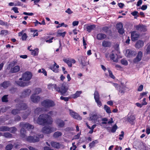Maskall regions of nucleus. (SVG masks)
Wrapping results in <instances>:
<instances>
[{"instance_id": "nucleus-21", "label": "nucleus", "mask_w": 150, "mask_h": 150, "mask_svg": "<svg viewBox=\"0 0 150 150\" xmlns=\"http://www.w3.org/2000/svg\"><path fill=\"white\" fill-rule=\"evenodd\" d=\"M135 52L134 51H132L130 50H126L125 55L127 57H130L133 54H135Z\"/></svg>"}, {"instance_id": "nucleus-53", "label": "nucleus", "mask_w": 150, "mask_h": 150, "mask_svg": "<svg viewBox=\"0 0 150 150\" xmlns=\"http://www.w3.org/2000/svg\"><path fill=\"white\" fill-rule=\"evenodd\" d=\"M13 148V145L11 144H8L6 147V149L7 150H11Z\"/></svg>"}, {"instance_id": "nucleus-38", "label": "nucleus", "mask_w": 150, "mask_h": 150, "mask_svg": "<svg viewBox=\"0 0 150 150\" xmlns=\"http://www.w3.org/2000/svg\"><path fill=\"white\" fill-rule=\"evenodd\" d=\"M104 109L108 113L110 114L111 112L110 108L107 105H104Z\"/></svg>"}, {"instance_id": "nucleus-8", "label": "nucleus", "mask_w": 150, "mask_h": 150, "mask_svg": "<svg viewBox=\"0 0 150 150\" xmlns=\"http://www.w3.org/2000/svg\"><path fill=\"white\" fill-rule=\"evenodd\" d=\"M32 76V75L30 72L26 71L22 75V78L23 81H28L30 80Z\"/></svg>"}, {"instance_id": "nucleus-61", "label": "nucleus", "mask_w": 150, "mask_h": 150, "mask_svg": "<svg viewBox=\"0 0 150 150\" xmlns=\"http://www.w3.org/2000/svg\"><path fill=\"white\" fill-rule=\"evenodd\" d=\"M12 9L14 11L15 13H19V11H18V8L16 7H13Z\"/></svg>"}, {"instance_id": "nucleus-25", "label": "nucleus", "mask_w": 150, "mask_h": 150, "mask_svg": "<svg viewBox=\"0 0 150 150\" xmlns=\"http://www.w3.org/2000/svg\"><path fill=\"white\" fill-rule=\"evenodd\" d=\"M63 30H58L57 32V37L62 36V37H64L65 35L66 34V32H62Z\"/></svg>"}, {"instance_id": "nucleus-29", "label": "nucleus", "mask_w": 150, "mask_h": 150, "mask_svg": "<svg viewBox=\"0 0 150 150\" xmlns=\"http://www.w3.org/2000/svg\"><path fill=\"white\" fill-rule=\"evenodd\" d=\"M106 35L103 33H99L97 35V39L99 40H101L106 38Z\"/></svg>"}, {"instance_id": "nucleus-20", "label": "nucleus", "mask_w": 150, "mask_h": 150, "mask_svg": "<svg viewBox=\"0 0 150 150\" xmlns=\"http://www.w3.org/2000/svg\"><path fill=\"white\" fill-rule=\"evenodd\" d=\"M25 30H22L21 32L18 33L19 36H22V39L23 40H25L27 38V36L25 33H24Z\"/></svg>"}, {"instance_id": "nucleus-19", "label": "nucleus", "mask_w": 150, "mask_h": 150, "mask_svg": "<svg viewBox=\"0 0 150 150\" xmlns=\"http://www.w3.org/2000/svg\"><path fill=\"white\" fill-rule=\"evenodd\" d=\"M82 93V91H77L75 93L71 94L70 96V97L74 99L76 98L79 97Z\"/></svg>"}, {"instance_id": "nucleus-63", "label": "nucleus", "mask_w": 150, "mask_h": 150, "mask_svg": "<svg viewBox=\"0 0 150 150\" xmlns=\"http://www.w3.org/2000/svg\"><path fill=\"white\" fill-rule=\"evenodd\" d=\"M65 12L69 14H72L73 13V12L71 11L70 9L69 8L67 9V10H66Z\"/></svg>"}, {"instance_id": "nucleus-52", "label": "nucleus", "mask_w": 150, "mask_h": 150, "mask_svg": "<svg viewBox=\"0 0 150 150\" xmlns=\"http://www.w3.org/2000/svg\"><path fill=\"white\" fill-rule=\"evenodd\" d=\"M30 112V111L28 110L27 112H26V113L24 115L22 116V117L24 119H25L27 117V116H28Z\"/></svg>"}, {"instance_id": "nucleus-36", "label": "nucleus", "mask_w": 150, "mask_h": 150, "mask_svg": "<svg viewBox=\"0 0 150 150\" xmlns=\"http://www.w3.org/2000/svg\"><path fill=\"white\" fill-rule=\"evenodd\" d=\"M94 98L95 100L100 99V96L98 91L96 90L94 93Z\"/></svg>"}, {"instance_id": "nucleus-32", "label": "nucleus", "mask_w": 150, "mask_h": 150, "mask_svg": "<svg viewBox=\"0 0 150 150\" xmlns=\"http://www.w3.org/2000/svg\"><path fill=\"white\" fill-rule=\"evenodd\" d=\"M81 59L79 60V62L82 66H86L87 65V64L86 62L85 61V58L83 56H81Z\"/></svg>"}, {"instance_id": "nucleus-35", "label": "nucleus", "mask_w": 150, "mask_h": 150, "mask_svg": "<svg viewBox=\"0 0 150 150\" xmlns=\"http://www.w3.org/2000/svg\"><path fill=\"white\" fill-rule=\"evenodd\" d=\"M31 54L34 56L37 55L39 52V49L36 48L34 50H32L31 51Z\"/></svg>"}, {"instance_id": "nucleus-34", "label": "nucleus", "mask_w": 150, "mask_h": 150, "mask_svg": "<svg viewBox=\"0 0 150 150\" xmlns=\"http://www.w3.org/2000/svg\"><path fill=\"white\" fill-rule=\"evenodd\" d=\"M62 134V133L59 131H57L55 132L53 134V137L55 138H57L61 136Z\"/></svg>"}, {"instance_id": "nucleus-12", "label": "nucleus", "mask_w": 150, "mask_h": 150, "mask_svg": "<svg viewBox=\"0 0 150 150\" xmlns=\"http://www.w3.org/2000/svg\"><path fill=\"white\" fill-rule=\"evenodd\" d=\"M63 61L67 63L69 67H71L72 66V64H74L76 61L75 60L73 59H66L64 58Z\"/></svg>"}, {"instance_id": "nucleus-31", "label": "nucleus", "mask_w": 150, "mask_h": 150, "mask_svg": "<svg viewBox=\"0 0 150 150\" xmlns=\"http://www.w3.org/2000/svg\"><path fill=\"white\" fill-rule=\"evenodd\" d=\"M135 119V117L133 115H129L127 116V120L130 123L133 122Z\"/></svg>"}, {"instance_id": "nucleus-41", "label": "nucleus", "mask_w": 150, "mask_h": 150, "mask_svg": "<svg viewBox=\"0 0 150 150\" xmlns=\"http://www.w3.org/2000/svg\"><path fill=\"white\" fill-rule=\"evenodd\" d=\"M119 92L122 93H123L125 92V88L124 87L119 86Z\"/></svg>"}, {"instance_id": "nucleus-17", "label": "nucleus", "mask_w": 150, "mask_h": 150, "mask_svg": "<svg viewBox=\"0 0 150 150\" xmlns=\"http://www.w3.org/2000/svg\"><path fill=\"white\" fill-rule=\"evenodd\" d=\"M136 29L140 31L144 32L146 30V27L143 25L139 24L135 26Z\"/></svg>"}, {"instance_id": "nucleus-45", "label": "nucleus", "mask_w": 150, "mask_h": 150, "mask_svg": "<svg viewBox=\"0 0 150 150\" xmlns=\"http://www.w3.org/2000/svg\"><path fill=\"white\" fill-rule=\"evenodd\" d=\"M41 91V90L40 88H37L35 89L34 93L35 95L39 94Z\"/></svg>"}, {"instance_id": "nucleus-22", "label": "nucleus", "mask_w": 150, "mask_h": 150, "mask_svg": "<svg viewBox=\"0 0 150 150\" xmlns=\"http://www.w3.org/2000/svg\"><path fill=\"white\" fill-rule=\"evenodd\" d=\"M56 122L58 127H63L65 125L64 122L60 119H57Z\"/></svg>"}, {"instance_id": "nucleus-9", "label": "nucleus", "mask_w": 150, "mask_h": 150, "mask_svg": "<svg viewBox=\"0 0 150 150\" xmlns=\"http://www.w3.org/2000/svg\"><path fill=\"white\" fill-rule=\"evenodd\" d=\"M68 87L66 86V83H63L62 85L61 88L59 87V89L60 90L58 92H60L62 95L64 94L68 89Z\"/></svg>"}, {"instance_id": "nucleus-62", "label": "nucleus", "mask_w": 150, "mask_h": 150, "mask_svg": "<svg viewBox=\"0 0 150 150\" xmlns=\"http://www.w3.org/2000/svg\"><path fill=\"white\" fill-rule=\"evenodd\" d=\"M33 32H34L33 34V37H35L36 36H38V32H37V30H33Z\"/></svg>"}, {"instance_id": "nucleus-47", "label": "nucleus", "mask_w": 150, "mask_h": 150, "mask_svg": "<svg viewBox=\"0 0 150 150\" xmlns=\"http://www.w3.org/2000/svg\"><path fill=\"white\" fill-rule=\"evenodd\" d=\"M68 26L66 24H65L64 23H62L61 24H59V25H58L57 26L56 28H59L60 27H62V26H64L65 27H67Z\"/></svg>"}, {"instance_id": "nucleus-16", "label": "nucleus", "mask_w": 150, "mask_h": 150, "mask_svg": "<svg viewBox=\"0 0 150 150\" xmlns=\"http://www.w3.org/2000/svg\"><path fill=\"white\" fill-rule=\"evenodd\" d=\"M139 34L135 31H133L131 33V38L132 40L134 41L137 40L139 38Z\"/></svg>"}, {"instance_id": "nucleus-42", "label": "nucleus", "mask_w": 150, "mask_h": 150, "mask_svg": "<svg viewBox=\"0 0 150 150\" xmlns=\"http://www.w3.org/2000/svg\"><path fill=\"white\" fill-rule=\"evenodd\" d=\"M16 130V128L13 127L9 128L8 127V131H10L11 132L13 133H14Z\"/></svg>"}, {"instance_id": "nucleus-6", "label": "nucleus", "mask_w": 150, "mask_h": 150, "mask_svg": "<svg viewBox=\"0 0 150 150\" xmlns=\"http://www.w3.org/2000/svg\"><path fill=\"white\" fill-rule=\"evenodd\" d=\"M37 136H37L33 137L30 136L26 138L25 139L29 142H35L39 141V138H42L44 137L42 134H38Z\"/></svg>"}, {"instance_id": "nucleus-46", "label": "nucleus", "mask_w": 150, "mask_h": 150, "mask_svg": "<svg viewBox=\"0 0 150 150\" xmlns=\"http://www.w3.org/2000/svg\"><path fill=\"white\" fill-rule=\"evenodd\" d=\"M108 70L110 77L114 79L115 78V77L113 75L112 71L109 69H108Z\"/></svg>"}, {"instance_id": "nucleus-5", "label": "nucleus", "mask_w": 150, "mask_h": 150, "mask_svg": "<svg viewBox=\"0 0 150 150\" xmlns=\"http://www.w3.org/2000/svg\"><path fill=\"white\" fill-rule=\"evenodd\" d=\"M19 104L16 105V109H14L12 111L11 113L13 115H16L18 113L19 111L21 110H23L26 109L27 108V105L23 103V102H19Z\"/></svg>"}, {"instance_id": "nucleus-18", "label": "nucleus", "mask_w": 150, "mask_h": 150, "mask_svg": "<svg viewBox=\"0 0 150 150\" xmlns=\"http://www.w3.org/2000/svg\"><path fill=\"white\" fill-rule=\"evenodd\" d=\"M48 88L50 90H53L54 89L56 91H59L60 90L59 89V87L57 86V85L54 84H50L48 85Z\"/></svg>"}, {"instance_id": "nucleus-24", "label": "nucleus", "mask_w": 150, "mask_h": 150, "mask_svg": "<svg viewBox=\"0 0 150 150\" xmlns=\"http://www.w3.org/2000/svg\"><path fill=\"white\" fill-rule=\"evenodd\" d=\"M144 45V42L141 40H138L136 43L135 47L136 48H139Z\"/></svg>"}, {"instance_id": "nucleus-44", "label": "nucleus", "mask_w": 150, "mask_h": 150, "mask_svg": "<svg viewBox=\"0 0 150 150\" xmlns=\"http://www.w3.org/2000/svg\"><path fill=\"white\" fill-rule=\"evenodd\" d=\"M7 96V95L4 96L2 98V101L3 102H7L8 101Z\"/></svg>"}, {"instance_id": "nucleus-2", "label": "nucleus", "mask_w": 150, "mask_h": 150, "mask_svg": "<svg viewBox=\"0 0 150 150\" xmlns=\"http://www.w3.org/2000/svg\"><path fill=\"white\" fill-rule=\"evenodd\" d=\"M89 120L94 123L99 124L103 126L104 124H106L108 119L106 118H102L101 115L96 112H92L90 114Z\"/></svg>"}, {"instance_id": "nucleus-49", "label": "nucleus", "mask_w": 150, "mask_h": 150, "mask_svg": "<svg viewBox=\"0 0 150 150\" xmlns=\"http://www.w3.org/2000/svg\"><path fill=\"white\" fill-rule=\"evenodd\" d=\"M117 129V126L116 125H115L113 126H112V129H111V132H115L116 129Z\"/></svg>"}, {"instance_id": "nucleus-10", "label": "nucleus", "mask_w": 150, "mask_h": 150, "mask_svg": "<svg viewBox=\"0 0 150 150\" xmlns=\"http://www.w3.org/2000/svg\"><path fill=\"white\" fill-rule=\"evenodd\" d=\"M22 78H20L19 80L16 81V83L18 86L21 87L27 86L29 85L30 83L29 82H24L22 81Z\"/></svg>"}, {"instance_id": "nucleus-4", "label": "nucleus", "mask_w": 150, "mask_h": 150, "mask_svg": "<svg viewBox=\"0 0 150 150\" xmlns=\"http://www.w3.org/2000/svg\"><path fill=\"white\" fill-rule=\"evenodd\" d=\"M20 126L21 127H22L20 132L21 137L23 138H25V136L26 131L24 128L27 129L29 130H31L34 128L33 126L27 123L21 122L20 124Z\"/></svg>"}, {"instance_id": "nucleus-37", "label": "nucleus", "mask_w": 150, "mask_h": 150, "mask_svg": "<svg viewBox=\"0 0 150 150\" xmlns=\"http://www.w3.org/2000/svg\"><path fill=\"white\" fill-rule=\"evenodd\" d=\"M98 140H95L89 144V146L91 148H92L94 147L96 144H98Z\"/></svg>"}, {"instance_id": "nucleus-28", "label": "nucleus", "mask_w": 150, "mask_h": 150, "mask_svg": "<svg viewBox=\"0 0 150 150\" xmlns=\"http://www.w3.org/2000/svg\"><path fill=\"white\" fill-rule=\"evenodd\" d=\"M51 144L52 147L57 149L60 148L61 146L59 143L53 141L51 142Z\"/></svg>"}, {"instance_id": "nucleus-60", "label": "nucleus", "mask_w": 150, "mask_h": 150, "mask_svg": "<svg viewBox=\"0 0 150 150\" xmlns=\"http://www.w3.org/2000/svg\"><path fill=\"white\" fill-rule=\"evenodd\" d=\"M117 30L119 33L120 34H123L124 33V29L122 28Z\"/></svg>"}, {"instance_id": "nucleus-33", "label": "nucleus", "mask_w": 150, "mask_h": 150, "mask_svg": "<svg viewBox=\"0 0 150 150\" xmlns=\"http://www.w3.org/2000/svg\"><path fill=\"white\" fill-rule=\"evenodd\" d=\"M96 26L94 25H90L87 27V31L88 32H90L92 30H93L95 28Z\"/></svg>"}, {"instance_id": "nucleus-39", "label": "nucleus", "mask_w": 150, "mask_h": 150, "mask_svg": "<svg viewBox=\"0 0 150 150\" xmlns=\"http://www.w3.org/2000/svg\"><path fill=\"white\" fill-rule=\"evenodd\" d=\"M9 83L8 82H4L1 84V86L4 88H7L9 85Z\"/></svg>"}, {"instance_id": "nucleus-40", "label": "nucleus", "mask_w": 150, "mask_h": 150, "mask_svg": "<svg viewBox=\"0 0 150 150\" xmlns=\"http://www.w3.org/2000/svg\"><path fill=\"white\" fill-rule=\"evenodd\" d=\"M8 127L6 126H1L0 127V131L4 132L8 131Z\"/></svg>"}, {"instance_id": "nucleus-54", "label": "nucleus", "mask_w": 150, "mask_h": 150, "mask_svg": "<svg viewBox=\"0 0 150 150\" xmlns=\"http://www.w3.org/2000/svg\"><path fill=\"white\" fill-rule=\"evenodd\" d=\"M8 33V31L6 30H1L0 34L4 35H6Z\"/></svg>"}, {"instance_id": "nucleus-51", "label": "nucleus", "mask_w": 150, "mask_h": 150, "mask_svg": "<svg viewBox=\"0 0 150 150\" xmlns=\"http://www.w3.org/2000/svg\"><path fill=\"white\" fill-rule=\"evenodd\" d=\"M121 63L122 64L124 65H127L128 64V62L125 59H122L121 60Z\"/></svg>"}, {"instance_id": "nucleus-15", "label": "nucleus", "mask_w": 150, "mask_h": 150, "mask_svg": "<svg viewBox=\"0 0 150 150\" xmlns=\"http://www.w3.org/2000/svg\"><path fill=\"white\" fill-rule=\"evenodd\" d=\"M143 53L142 52L139 51L136 57L134 60V62H137L141 61Z\"/></svg>"}, {"instance_id": "nucleus-3", "label": "nucleus", "mask_w": 150, "mask_h": 150, "mask_svg": "<svg viewBox=\"0 0 150 150\" xmlns=\"http://www.w3.org/2000/svg\"><path fill=\"white\" fill-rule=\"evenodd\" d=\"M42 105L45 107L44 108H38L35 110V113L37 114L43 112L47 111V108L53 106L54 103L53 101L49 100H46L43 101L42 103Z\"/></svg>"}, {"instance_id": "nucleus-13", "label": "nucleus", "mask_w": 150, "mask_h": 150, "mask_svg": "<svg viewBox=\"0 0 150 150\" xmlns=\"http://www.w3.org/2000/svg\"><path fill=\"white\" fill-rule=\"evenodd\" d=\"M59 66L55 62H54V64L53 65H51L50 66V69L54 72L57 73L59 71Z\"/></svg>"}, {"instance_id": "nucleus-56", "label": "nucleus", "mask_w": 150, "mask_h": 150, "mask_svg": "<svg viewBox=\"0 0 150 150\" xmlns=\"http://www.w3.org/2000/svg\"><path fill=\"white\" fill-rule=\"evenodd\" d=\"M61 99L64 100L65 101H67L69 100V98L68 97H65L63 96H61L60 98Z\"/></svg>"}, {"instance_id": "nucleus-64", "label": "nucleus", "mask_w": 150, "mask_h": 150, "mask_svg": "<svg viewBox=\"0 0 150 150\" xmlns=\"http://www.w3.org/2000/svg\"><path fill=\"white\" fill-rule=\"evenodd\" d=\"M148 93V92L147 91L143 92V93H141L140 94V96L141 97V98H142L144 96L146 95Z\"/></svg>"}, {"instance_id": "nucleus-1", "label": "nucleus", "mask_w": 150, "mask_h": 150, "mask_svg": "<svg viewBox=\"0 0 150 150\" xmlns=\"http://www.w3.org/2000/svg\"><path fill=\"white\" fill-rule=\"evenodd\" d=\"M49 115L42 114L40 115L37 119L35 117L34 118L35 123L36 122L40 125H45L51 124L53 121L51 116H53L56 115V112L51 111L48 113Z\"/></svg>"}, {"instance_id": "nucleus-58", "label": "nucleus", "mask_w": 150, "mask_h": 150, "mask_svg": "<svg viewBox=\"0 0 150 150\" xmlns=\"http://www.w3.org/2000/svg\"><path fill=\"white\" fill-rule=\"evenodd\" d=\"M146 52L147 54L150 53V45H149L146 49Z\"/></svg>"}, {"instance_id": "nucleus-26", "label": "nucleus", "mask_w": 150, "mask_h": 150, "mask_svg": "<svg viewBox=\"0 0 150 150\" xmlns=\"http://www.w3.org/2000/svg\"><path fill=\"white\" fill-rule=\"evenodd\" d=\"M110 58L114 62H117L118 61V56L116 54L112 53L110 55Z\"/></svg>"}, {"instance_id": "nucleus-23", "label": "nucleus", "mask_w": 150, "mask_h": 150, "mask_svg": "<svg viewBox=\"0 0 150 150\" xmlns=\"http://www.w3.org/2000/svg\"><path fill=\"white\" fill-rule=\"evenodd\" d=\"M31 92L30 90L29 89H27L22 92L21 96L22 97H24L28 96L30 94Z\"/></svg>"}, {"instance_id": "nucleus-7", "label": "nucleus", "mask_w": 150, "mask_h": 150, "mask_svg": "<svg viewBox=\"0 0 150 150\" xmlns=\"http://www.w3.org/2000/svg\"><path fill=\"white\" fill-rule=\"evenodd\" d=\"M56 130V128L53 127H45L42 129V131L43 133L50 134Z\"/></svg>"}, {"instance_id": "nucleus-50", "label": "nucleus", "mask_w": 150, "mask_h": 150, "mask_svg": "<svg viewBox=\"0 0 150 150\" xmlns=\"http://www.w3.org/2000/svg\"><path fill=\"white\" fill-rule=\"evenodd\" d=\"M97 105L99 107H100L102 105V103L100 101V99L95 100Z\"/></svg>"}, {"instance_id": "nucleus-27", "label": "nucleus", "mask_w": 150, "mask_h": 150, "mask_svg": "<svg viewBox=\"0 0 150 150\" xmlns=\"http://www.w3.org/2000/svg\"><path fill=\"white\" fill-rule=\"evenodd\" d=\"M111 43L110 41L107 40H103L102 42V46L104 47H108L110 46Z\"/></svg>"}, {"instance_id": "nucleus-11", "label": "nucleus", "mask_w": 150, "mask_h": 150, "mask_svg": "<svg viewBox=\"0 0 150 150\" xmlns=\"http://www.w3.org/2000/svg\"><path fill=\"white\" fill-rule=\"evenodd\" d=\"M70 114L74 118L78 120L82 119V117H81L78 113L74 111L73 110H69Z\"/></svg>"}, {"instance_id": "nucleus-59", "label": "nucleus", "mask_w": 150, "mask_h": 150, "mask_svg": "<svg viewBox=\"0 0 150 150\" xmlns=\"http://www.w3.org/2000/svg\"><path fill=\"white\" fill-rule=\"evenodd\" d=\"M144 86L142 85H140L138 88L137 89V91H142L143 88Z\"/></svg>"}, {"instance_id": "nucleus-14", "label": "nucleus", "mask_w": 150, "mask_h": 150, "mask_svg": "<svg viewBox=\"0 0 150 150\" xmlns=\"http://www.w3.org/2000/svg\"><path fill=\"white\" fill-rule=\"evenodd\" d=\"M40 97L35 94H33L30 97L31 100L34 103H37L39 101Z\"/></svg>"}, {"instance_id": "nucleus-43", "label": "nucleus", "mask_w": 150, "mask_h": 150, "mask_svg": "<svg viewBox=\"0 0 150 150\" xmlns=\"http://www.w3.org/2000/svg\"><path fill=\"white\" fill-rule=\"evenodd\" d=\"M4 136L7 138H10L12 137V135L8 132H5L4 133Z\"/></svg>"}, {"instance_id": "nucleus-30", "label": "nucleus", "mask_w": 150, "mask_h": 150, "mask_svg": "<svg viewBox=\"0 0 150 150\" xmlns=\"http://www.w3.org/2000/svg\"><path fill=\"white\" fill-rule=\"evenodd\" d=\"M20 70V67L18 66H16L12 68L11 69V72L12 73H14L18 72Z\"/></svg>"}, {"instance_id": "nucleus-48", "label": "nucleus", "mask_w": 150, "mask_h": 150, "mask_svg": "<svg viewBox=\"0 0 150 150\" xmlns=\"http://www.w3.org/2000/svg\"><path fill=\"white\" fill-rule=\"evenodd\" d=\"M117 29L122 28V24L121 23H119L117 24L116 25Z\"/></svg>"}, {"instance_id": "nucleus-57", "label": "nucleus", "mask_w": 150, "mask_h": 150, "mask_svg": "<svg viewBox=\"0 0 150 150\" xmlns=\"http://www.w3.org/2000/svg\"><path fill=\"white\" fill-rule=\"evenodd\" d=\"M81 135V133H78L73 138V139H79L80 135Z\"/></svg>"}, {"instance_id": "nucleus-55", "label": "nucleus", "mask_w": 150, "mask_h": 150, "mask_svg": "<svg viewBox=\"0 0 150 150\" xmlns=\"http://www.w3.org/2000/svg\"><path fill=\"white\" fill-rule=\"evenodd\" d=\"M124 133L123 131H122L121 132V134H120L119 135V137H120L119 138V139L121 140L124 137Z\"/></svg>"}]
</instances>
